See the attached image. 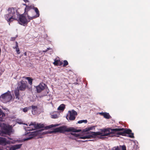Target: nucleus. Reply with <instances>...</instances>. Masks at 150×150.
Returning <instances> with one entry per match:
<instances>
[{"mask_svg":"<svg viewBox=\"0 0 150 150\" xmlns=\"http://www.w3.org/2000/svg\"><path fill=\"white\" fill-rule=\"evenodd\" d=\"M64 64L63 65V67H65L68 64V63L67 61L65 60L64 61Z\"/></svg>","mask_w":150,"mask_h":150,"instance_id":"c756f323","label":"nucleus"},{"mask_svg":"<svg viewBox=\"0 0 150 150\" xmlns=\"http://www.w3.org/2000/svg\"><path fill=\"white\" fill-rule=\"evenodd\" d=\"M0 150H2V149H0Z\"/></svg>","mask_w":150,"mask_h":150,"instance_id":"37998d69","label":"nucleus"},{"mask_svg":"<svg viewBox=\"0 0 150 150\" xmlns=\"http://www.w3.org/2000/svg\"><path fill=\"white\" fill-rule=\"evenodd\" d=\"M31 108H32V112L33 114L35 115L37 113L38 108L36 105H32Z\"/></svg>","mask_w":150,"mask_h":150,"instance_id":"dca6fc26","label":"nucleus"},{"mask_svg":"<svg viewBox=\"0 0 150 150\" xmlns=\"http://www.w3.org/2000/svg\"><path fill=\"white\" fill-rule=\"evenodd\" d=\"M50 48L49 47V48H47V49L45 50V51H43V52H47L48 50H50Z\"/></svg>","mask_w":150,"mask_h":150,"instance_id":"e433bc0d","label":"nucleus"},{"mask_svg":"<svg viewBox=\"0 0 150 150\" xmlns=\"http://www.w3.org/2000/svg\"><path fill=\"white\" fill-rule=\"evenodd\" d=\"M12 98V96L10 92L9 91L2 94L0 97V100L3 103H6L9 102Z\"/></svg>","mask_w":150,"mask_h":150,"instance_id":"0eeeda50","label":"nucleus"},{"mask_svg":"<svg viewBox=\"0 0 150 150\" xmlns=\"http://www.w3.org/2000/svg\"><path fill=\"white\" fill-rule=\"evenodd\" d=\"M23 4V5L25 6L26 7V5H27L26 4Z\"/></svg>","mask_w":150,"mask_h":150,"instance_id":"a19ab883","label":"nucleus"},{"mask_svg":"<svg viewBox=\"0 0 150 150\" xmlns=\"http://www.w3.org/2000/svg\"><path fill=\"white\" fill-rule=\"evenodd\" d=\"M74 132L70 133L69 134V135H71L72 136H74V137H78L79 136V134H76Z\"/></svg>","mask_w":150,"mask_h":150,"instance_id":"4be33fe9","label":"nucleus"},{"mask_svg":"<svg viewBox=\"0 0 150 150\" xmlns=\"http://www.w3.org/2000/svg\"><path fill=\"white\" fill-rule=\"evenodd\" d=\"M31 108V107L30 106L28 107H25L24 108H23L22 109V110L23 111L25 112H27L28 110H29Z\"/></svg>","mask_w":150,"mask_h":150,"instance_id":"5701e85b","label":"nucleus"},{"mask_svg":"<svg viewBox=\"0 0 150 150\" xmlns=\"http://www.w3.org/2000/svg\"><path fill=\"white\" fill-rule=\"evenodd\" d=\"M35 8H38L36 7H35L33 5H31L30 6L28 5H26V7H25V12H27V14L28 15L27 12L28 11H29V10L31 9H34L35 11Z\"/></svg>","mask_w":150,"mask_h":150,"instance_id":"4468645a","label":"nucleus"},{"mask_svg":"<svg viewBox=\"0 0 150 150\" xmlns=\"http://www.w3.org/2000/svg\"><path fill=\"white\" fill-rule=\"evenodd\" d=\"M103 130H104V129H103L102 130V132H95L89 131L88 132V135L85 136H81L79 135V136L78 137L79 138L81 139H91L95 137L96 136L98 135H101L102 136H104L103 135L104 133L103 131Z\"/></svg>","mask_w":150,"mask_h":150,"instance_id":"423d86ee","label":"nucleus"},{"mask_svg":"<svg viewBox=\"0 0 150 150\" xmlns=\"http://www.w3.org/2000/svg\"><path fill=\"white\" fill-rule=\"evenodd\" d=\"M22 144H19L14 145L11 147L7 146L6 147V150H16L20 149L21 147Z\"/></svg>","mask_w":150,"mask_h":150,"instance_id":"9b49d317","label":"nucleus"},{"mask_svg":"<svg viewBox=\"0 0 150 150\" xmlns=\"http://www.w3.org/2000/svg\"><path fill=\"white\" fill-rule=\"evenodd\" d=\"M77 115V112L74 110L69 111L66 118L68 120H74L75 119Z\"/></svg>","mask_w":150,"mask_h":150,"instance_id":"6e6552de","label":"nucleus"},{"mask_svg":"<svg viewBox=\"0 0 150 150\" xmlns=\"http://www.w3.org/2000/svg\"><path fill=\"white\" fill-rule=\"evenodd\" d=\"M24 55L25 56H27V53L26 52H25L24 53Z\"/></svg>","mask_w":150,"mask_h":150,"instance_id":"ea45409f","label":"nucleus"},{"mask_svg":"<svg viewBox=\"0 0 150 150\" xmlns=\"http://www.w3.org/2000/svg\"><path fill=\"white\" fill-rule=\"evenodd\" d=\"M35 12L36 13V15L32 17H30L29 15H27L28 19L23 14L20 15L19 18V24L21 25H24V24H27L31 20H32L40 16L39 10L37 8H35Z\"/></svg>","mask_w":150,"mask_h":150,"instance_id":"f03ea898","label":"nucleus"},{"mask_svg":"<svg viewBox=\"0 0 150 150\" xmlns=\"http://www.w3.org/2000/svg\"><path fill=\"white\" fill-rule=\"evenodd\" d=\"M58 60H56L55 59L54 61L53 62V64L57 66V64H58Z\"/></svg>","mask_w":150,"mask_h":150,"instance_id":"7c9ffc66","label":"nucleus"},{"mask_svg":"<svg viewBox=\"0 0 150 150\" xmlns=\"http://www.w3.org/2000/svg\"><path fill=\"white\" fill-rule=\"evenodd\" d=\"M51 117L52 118L56 119L58 118V116L57 114H54L51 115Z\"/></svg>","mask_w":150,"mask_h":150,"instance_id":"c85d7f7f","label":"nucleus"},{"mask_svg":"<svg viewBox=\"0 0 150 150\" xmlns=\"http://www.w3.org/2000/svg\"><path fill=\"white\" fill-rule=\"evenodd\" d=\"M15 38H11L12 40H15Z\"/></svg>","mask_w":150,"mask_h":150,"instance_id":"58836bf2","label":"nucleus"},{"mask_svg":"<svg viewBox=\"0 0 150 150\" xmlns=\"http://www.w3.org/2000/svg\"><path fill=\"white\" fill-rule=\"evenodd\" d=\"M123 130L124 133L127 134H130L131 133L132 131L130 129H124L123 128H115L111 129L108 128L104 129L103 131L104 132L103 136L113 137L114 136H118L119 135H122L123 134L122 132L119 131Z\"/></svg>","mask_w":150,"mask_h":150,"instance_id":"f257e3e1","label":"nucleus"},{"mask_svg":"<svg viewBox=\"0 0 150 150\" xmlns=\"http://www.w3.org/2000/svg\"><path fill=\"white\" fill-rule=\"evenodd\" d=\"M44 127V125L43 124H38L36 128H42Z\"/></svg>","mask_w":150,"mask_h":150,"instance_id":"a878e982","label":"nucleus"},{"mask_svg":"<svg viewBox=\"0 0 150 150\" xmlns=\"http://www.w3.org/2000/svg\"><path fill=\"white\" fill-rule=\"evenodd\" d=\"M27 87V82L26 81L21 80L18 83L17 88L19 90L21 91H24Z\"/></svg>","mask_w":150,"mask_h":150,"instance_id":"1a4fd4ad","label":"nucleus"},{"mask_svg":"<svg viewBox=\"0 0 150 150\" xmlns=\"http://www.w3.org/2000/svg\"><path fill=\"white\" fill-rule=\"evenodd\" d=\"M56 126V125H50L49 126H47L46 127H45V128L46 129H50L52 127H55Z\"/></svg>","mask_w":150,"mask_h":150,"instance_id":"b1692460","label":"nucleus"},{"mask_svg":"<svg viewBox=\"0 0 150 150\" xmlns=\"http://www.w3.org/2000/svg\"><path fill=\"white\" fill-rule=\"evenodd\" d=\"M23 78L28 80V83L30 85H31L32 84V82L33 79L30 77H23Z\"/></svg>","mask_w":150,"mask_h":150,"instance_id":"6ab92c4d","label":"nucleus"},{"mask_svg":"<svg viewBox=\"0 0 150 150\" xmlns=\"http://www.w3.org/2000/svg\"><path fill=\"white\" fill-rule=\"evenodd\" d=\"M81 131L80 129H76L73 127H71L67 128L66 126H63L55 129L52 132H50V133L56 132H59L60 133H64L65 132H79Z\"/></svg>","mask_w":150,"mask_h":150,"instance_id":"7ed1b4c3","label":"nucleus"},{"mask_svg":"<svg viewBox=\"0 0 150 150\" xmlns=\"http://www.w3.org/2000/svg\"><path fill=\"white\" fill-rule=\"evenodd\" d=\"M48 91V90H47V92L44 94L43 95V96H47V95L48 94V92H49V91Z\"/></svg>","mask_w":150,"mask_h":150,"instance_id":"c9c22d12","label":"nucleus"},{"mask_svg":"<svg viewBox=\"0 0 150 150\" xmlns=\"http://www.w3.org/2000/svg\"><path fill=\"white\" fill-rule=\"evenodd\" d=\"M71 135H70L69 136V138L72 139H75L74 137H73L72 136H71Z\"/></svg>","mask_w":150,"mask_h":150,"instance_id":"f704fd0d","label":"nucleus"},{"mask_svg":"<svg viewBox=\"0 0 150 150\" xmlns=\"http://www.w3.org/2000/svg\"><path fill=\"white\" fill-rule=\"evenodd\" d=\"M100 114L101 115L103 116L106 119H109L110 117V116L108 113L105 112H100Z\"/></svg>","mask_w":150,"mask_h":150,"instance_id":"a211bd4d","label":"nucleus"},{"mask_svg":"<svg viewBox=\"0 0 150 150\" xmlns=\"http://www.w3.org/2000/svg\"><path fill=\"white\" fill-rule=\"evenodd\" d=\"M87 120H79L78 121V123L79 124L82 123H87Z\"/></svg>","mask_w":150,"mask_h":150,"instance_id":"cd10ccee","label":"nucleus"},{"mask_svg":"<svg viewBox=\"0 0 150 150\" xmlns=\"http://www.w3.org/2000/svg\"><path fill=\"white\" fill-rule=\"evenodd\" d=\"M45 84L44 83H40L38 86H36V89L37 92L40 93L45 88Z\"/></svg>","mask_w":150,"mask_h":150,"instance_id":"f8f14e48","label":"nucleus"},{"mask_svg":"<svg viewBox=\"0 0 150 150\" xmlns=\"http://www.w3.org/2000/svg\"><path fill=\"white\" fill-rule=\"evenodd\" d=\"M29 126H33V128H31L30 127H28L26 128V130L28 131H32L35 129L36 127V125L35 122H31L29 125Z\"/></svg>","mask_w":150,"mask_h":150,"instance_id":"2eb2a0df","label":"nucleus"},{"mask_svg":"<svg viewBox=\"0 0 150 150\" xmlns=\"http://www.w3.org/2000/svg\"><path fill=\"white\" fill-rule=\"evenodd\" d=\"M8 138L10 140H12V139L11 138Z\"/></svg>","mask_w":150,"mask_h":150,"instance_id":"79ce46f5","label":"nucleus"},{"mask_svg":"<svg viewBox=\"0 0 150 150\" xmlns=\"http://www.w3.org/2000/svg\"><path fill=\"white\" fill-rule=\"evenodd\" d=\"M14 142L6 140L5 138L0 137V144L6 145V144H13Z\"/></svg>","mask_w":150,"mask_h":150,"instance_id":"9d476101","label":"nucleus"},{"mask_svg":"<svg viewBox=\"0 0 150 150\" xmlns=\"http://www.w3.org/2000/svg\"><path fill=\"white\" fill-rule=\"evenodd\" d=\"M13 49H15L16 51L18 54L20 53V51L18 46V44L17 42H16V45L13 47Z\"/></svg>","mask_w":150,"mask_h":150,"instance_id":"f3484780","label":"nucleus"},{"mask_svg":"<svg viewBox=\"0 0 150 150\" xmlns=\"http://www.w3.org/2000/svg\"><path fill=\"white\" fill-rule=\"evenodd\" d=\"M24 1L25 3L29 2V1L28 0H24Z\"/></svg>","mask_w":150,"mask_h":150,"instance_id":"4c0bfd02","label":"nucleus"},{"mask_svg":"<svg viewBox=\"0 0 150 150\" xmlns=\"http://www.w3.org/2000/svg\"><path fill=\"white\" fill-rule=\"evenodd\" d=\"M19 90H16L15 91V94L16 96V98L18 100L19 99Z\"/></svg>","mask_w":150,"mask_h":150,"instance_id":"aec40b11","label":"nucleus"},{"mask_svg":"<svg viewBox=\"0 0 150 150\" xmlns=\"http://www.w3.org/2000/svg\"><path fill=\"white\" fill-rule=\"evenodd\" d=\"M5 115V114L3 112L2 110L1 109H0V117H4Z\"/></svg>","mask_w":150,"mask_h":150,"instance_id":"bb28decb","label":"nucleus"},{"mask_svg":"<svg viewBox=\"0 0 150 150\" xmlns=\"http://www.w3.org/2000/svg\"><path fill=\"white\" fill-rule=\"evenodd\" d=\"M34 134L33 132L27 133L25 134L26 138L24 139V141H27L31 139L34 137Z\"/></svg>","mask_w":150,"mask_h":150,"instance_id":"ddd939ff","label":"nucleus"},{"mask_svg":"<svg viewBox=\"0 0 150 150\" xmlns=\"http://www.w3.org/2000/svg\"><path fill=\"white\" fill-rule=\"evenodd\" d=\"M122 150H126L125 146H123L122 147Z\"/></svg>","mask_w":150,"mask_h":150,"instance_id":"72a5a7b5","label":"nucleus"},{"mask_svg":"<svg viewBox=\"0 0 150 150\" xmlns=\"http://www.w3.org/2000/svg\"><path fill=\"white\" fill-rule=\"evenodd\" d=\"M87 131H89L90 130H93L95 129V126H92L91 127H89L86 128Z\"/></svg>","mask_w":150,"mask_h":150,"instance_id":"393cba45","label":"nucleus"},{"mask_svg":"<svg viewBox=\"0 0 150 150\" xmlns=\"http://www.w3.org/2000/svg\"><path fill=\"white\" fill-rule=\"evenodd\" d=\"M128 137L131 138H134V134L133 133H131V134L129 135Z\"/></svg>","mask_w":150,"mask_h":150,"instance_id":"473e14b6","label":"nucleus"},{"mask_svg":"<svg viewBox=\"0 0 150 150\" xmlns=\"http://www.w3.org/2000/svg\"><path fill=\"white\" fill-rule=\"evenodd\" d=\"M65 108V106L64 104L61 105L58 108V110H63Z\"/></svg>","mask_w":150,"mask_h":150,"instance_id":"412c9836","label":"nucleus"},{"mask_svg":"<svg viewBox=\"0 0 150 150\" xmlns=\"http://www.w3.org/2000/svg\"><path fill=\"white\" fill-rule=\"evenodd\" d=\"M15 9L12 8L8 9V13L5 16V18L8 22H11L15 20Z\"/></svg>","mask_w":150,"mask_h":150,"instance_id":"39448f33","label":"nucleus"},{"mask_svg":"<svg viewBox=\"0 0 150 150\" xmlns=\"http://www.w3.org/2000/svg\"><path fill=\"white\" fill-rule=\"evenodd\" d=\"M0 126L2 127L4 131H2L0 133L1 136H5L6 134L10 135L12 132V127L9 125H7L4 123H1Z\"/></svg>","mask_w":150,"mask_h":150,"instance_id":"20e7f679","label":"nucleus"},{"mask_svg":"<svg viewBox=\"0 0 150 150\" xmlns=\"http://www.w3.org/2000/svg\"><path fill=\"white\" fill-rule=\"evenodd\" d=\"M63 64V62L62 61H61L60 60H58V64H57V66H61Z\"/></svg>","mask_w":150,"mask_h":150,"instance_id":"2f4dec72","label":"nucleus"}]
</instances>
